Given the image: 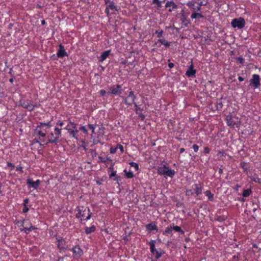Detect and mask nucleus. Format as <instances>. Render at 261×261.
Here are the masks:
<instances>
[{
    "label": "nucleus",
    "mask_w": 261,
    "mask_h": 261,
    "mask_svg": "<svg viewBox=\"0 0 261 261\" xmlns=\"http://www.w3.org/2000/svg\"><path fill=\"white\" fill-rule=\"evenodd\" d=\"M203 17V15L200 12H193L191 15V18L192 19H197V18H202Z\"/></svg>",
    "instance_id": "26"
},
{
    "label": "nucleus",
    "mask_w": 261,
    "mask_h": 261,
    "mask_svg": "<svg viewBox=\"0 0 261 261\" xmlns=\"http://www.w3.org/2000/svg\"><path fill=\"white\" fill-rule=\"evenodd\" d=\"M192 187L194 190V194H195L197 196H199L201 194L203 188L202 186V184L200 182L194 184L192 185Z\"/></svg>",
    "instance_id": "12"
},
{
    "label": "nucleus",
    "mask_w": 261,
    "mask_h": 261,
    "mask_svg": "<svg viewBox=\"0 0 261 261\" xmlns=\"http://www.w3.org/2000/svg\"><path fill=\"white\" fill-rule=\"evenodd\" d=\"M16 170L21 173L23 172L22 167L21 165H18L17 166H16Z\"/></svg>",
    "instance_id": "44"
},
{
    "label": "nucleus",
    "mask_w": 261,
    "mask_h": 261,
    "mask_svg": "<svg viewBox=\"0 0 261 261\" xmlns=\"http://www.w3.org/2000/svg\"><path fill=\"white\" fill-rule=\"evenodd\" d=\"M124 172L125 174V176L127 178H132L134 177V174L133 172L131 171H127L126 169L124 170Z\"/></svg>",
    "instance_id": "30"
},
{
    "label": "nucleus",
    "mask_w": 261,
    "mask_h": 261,
    "mask_svg": "<svg viewBox=\"0 0 261 261\" xmlns=\"http://www.w3.org/2000/svg\"><path fill=\"white\" fill-rule=\"evenodd\" d=\"M123 101L124 103L127 106H130L132 104H134V107H135V111L136 113L138 114H139V112L142 111L137 104L136 102H135V100L136 98V96L134 94V92L130 89L129 91L128 95L126 97L123 96L122 97Z\"/></svg>",
    "instance_id": "1"
},
{
    "label": "nucleus",
    "mask_w": 261,
    "mask_h": 261,
    "mask_svg": "<svg viewBox=\"0 0 261 261\" xmlns=\"http://www.w3.org/2000/svg\"><path fill=\"white\" fill-rule=\"evenodd\" d=\"M80 129L83 131L85 134H88V130L85 126H82L80 127Z\"/></svg>",
    "instance_id": "43"
},
{
    "label": "nucleus",
    "mask_w": 261,
    "mask_h": 261,
    "mask_svg": "<svg viewBox=\"0 0 261 261\" xmlns=\"http://www.w3.org/2000/svg\"><path fill=\"white\" fill-rule=\"evenodd\" d=\"M75 257H80L83 254V250L79 245H76L70 249Z\"/></svg>",
    "instance_id": "11"
},
{
    "label": "nucleus",
    "mask_w": 261,
    "mask_h": 261,
    "mask_svg": "<svg viewBox=\"0 0 261 261\" xmlns=\"http://www.w3.org/2000/svg\"><path fill=\"white\" fill-rule=\"evenodd\" d=\"M172 225H170V226H168L167 227L165 230L163 231V234H166V235H167V234H172Z\"/></svg>",
    "instance_id": "29"
},
{
    "label": "nucleus",
    "mask_w": 261,
    "mask_h": 261,
    "mask_svg": "<svg viewBox=\"0 0 261 261\" xmlns=\"http://www.w3.org/2000/svg\"><path fill=\"white\" fill-rule=\"evenodd\" d=\"M155 241L152 240H151L149 243V244L150 245V252L153 254L155 252V251L157 250L155 249Z\"/></svg>",
    "instance_id": "24"
},
{
    "label": "nucleus",
    "mask_w": 261,
    "mask_h": 261,
    "mask_svg": "<svg viewBox=\"0 0 261 261\" xmlns=\"http://www.w3.org/2000/svg\"><path fill=\"white\" fill-rule=\"evenodd\" d=\"M95 226L94 225H92L90 227H85V233L87 234H90L91 232H94L95 230Z\"/></svg>",
    "instance_id": "28"
},
{
    "label": "nucleus",
    "mask_w": 261,
    "mask_h": 261,
    "mask_svg": "<svg viewBox=\"0 0 261 261\" xmlns=\"http://www.w3.org/2000/svg\"><path fill=\"white\" fill-rule=\"evenodd\" d=\"M89 128L92 130V134H93L95 133V126L93 124H89L88 125Z\"/></svg>",
    "instance_id": "38"
},
{
    "label": "nucleus",
    "mask_w": 261,
    "mask_h": 261,
    "mask_svg": "<svg viewBox=\"0 0 261 261\" xmlns=\"http://www.w3.org/2000/svg\"><path fill=\"white\" fill-rule=\"evenodd\" d=\"M204 194L207 197L208 199L211 201H214V194L212 193L210 190H207L204 192Z\"/></svg>",
    "instance_id": "27"
},
{
    "label": "nucleus",
    "mask_w": 261,
    "mask_h": 261,
    "mask_svg": "<svg viewBox=\"0 0 261 261\" xmlns=\"http://www.w3.org/2000/svg\"><path fill=\"white\" fill-rule=\"evenodd\" d=\"M158 41L161 42L162 44L165 45L166 47H169L170 46V43L165 39H159Z\"/></svg>",
    "instance_id": "34"
},
{
    "label": "nucleus",
    "mask_w": 261,
    "mask_h": 261,
    "mask_svg": "<svg viewBox=\"0 0 261 261\" xmlns=\"http://www.w3.org/2000/svg\"><path fill=\"white\" fill-rule=\"evenodd\" d=\"M163 34V31L162 30H158L155 31V34H156L157 37L159 38H161L162 37Z\"/></svg>",
    "instance_id": "36"
},
{
    "label": "nucleus",
    "mask_w": 261,
    "mask_h": 261,
    "mask_svg": "<svg viewBox=\"0 0 261 261\" xmlns=\"http://www.w3.org/2000/svg\"><path fill=\"white\" fill-rule=\"evenodd\" d=\"M251 192H252V191L250 189H246L243 191L242 195L244 197H248L250 195Z\"/></svg>",
    "instance_id": "32"
},
{
    "label": "nucleus",
    "mask_w": 261,
    "mask_h": 261,
    "mask_svg": "<svg viewBox=\"0 0 261 261\" xmlns=\"http://www.w3.org/2000/svg\"><path fill=\"white\" fill-rule=\"evenodd\" d=\"M210 152V149L208 147H204L203 149V152L205 154H208Z\"/></svg>",
    "instance_id": "46"
},
{
    "label": "nucleus",
    "mask_w": 261,
    "mask_h": 261,
    "mask_svg": "<svg viewBox=\"0 0 261 261\" xmlns=\"http://www.w3.org/2000/svg\"><path fill=\"white\" fill-rule=\"evenodd\" d=\"M186 5L189 8H191L194 11H201V8H200V7L198 6H196L193 2H188Z\"/></svg>",
    "instance_id": "20"
},
{
    "label": "nucleus",
    "mask_w": 261,
    "mask_h": 261,
    "mask_svg": "<svg viewBox=\"0 0 261 261\" xmlns=\"http://www.w3.org/2000/svg\"><path fill=\"white\" fill-rule=\"evenodd\" d=\"M58 240V247L60 250V251H64L66 250V248L64 247L65 241L62 238L57 239Z\"/></svg>",
    "instance_id": "19"
},
{
    "label": "nucleus",
    "mask_w": 261,
    "mask_h": 261,
    "mask_svg": "<svg viewBox=\"0 0 261 261\" xmlns=\"http://www.w3.org/2000/svg\"><path fill=\"white\" fill-rule=\"evenodd\" d=\"M98 159H99V161H98V163H105L106 162V160L103 158L102 157L100 156H98Z\"/></svg>",
    "instance_id": "48"
},
{
    "label": "nucleus",
    "mask_w": 261,
    "mask_h": 261,
    "mask_svg": "<svg viewBox=\"0 0 261 261\" xmlns=\"http://www.w3.org/2000/svg\"><path fill=\"white\" fill-rule=\"evenodd\" d=\"M12 76L13 77L9 80L10 82L11 83H12L14 82V79L15 78L13 75H12Z\"/></svg>",
    "instance_id": "63"
},
{
    "label": "nucleus",
    "mask_w": 261,
    "mask_h": 261,
    "mask_svg": "<svg viewBox=\"0 0 261 261\" xmlns=\"http://www.w3.org/2000/svg\"><path fill=\"white\" fill-rule=\"evenodd\" d=\"M237 60L241 64H243L244 62V59L242 57H239L237 58Z\"/></svg>",
    "instance_id": "45"
},
{
    "label": "nucleus",
    "mask_w": 261,
    "mask_h": 261,
    "mask_svg": "<svg viewBox=\"0 0 261 261\" xmlns=\"http://www.w3.org/2000/svg\"><path fill=\"white\" fill-rule=\"evenodd\" d=\"M165 7L169 8L168 11L171 12L173 10L177 9L178 6L173 1H167L165 4Z\"/></svg>",
    "instance_id": "17"
},
{
    "label": "nucleus",
    "mask_w": 261,
    "mask_h": 261,
    "mask_svg": "<svg viewBox=\"0 0 261 261\" xmlns=\"http://www.w3.org/2000/svg\"><path fill=\"white\" fill-rule=\"evenodd\" d=\"M116 174V171H114L110 174V177L112 178L113 176H115Z\"/></svg>",
    "instance_id": "55"
},
{
    "label": "nucleus",
    "mask_w": 261,
    "mask_h": 261,
    "mask_svg": "<svg viewBox=\"0 0 261 261\" xmlns=\"http://www.w3.org/2000/svg\"><path fill=\"white\" fill-rule=\"evenodd\" d=\"M194 194V191H193L192 190L189 189L186 190V195L187 196H190L192 195H193Z\"/></svg>",
    "instance_id": "41"
},
{
    "label": "nucleus",
    "mask_w": 261,
    "mask_h": 261,
    "mask_svg": "<svg viewBox=\"0 0 261 261\" xmlns=\"http://www.w3.org/2000/svg\"><path fill=\"white\" fill-rule=\"evenodd\" d=\"M226 121L227 125L231 127H234L237 124V121L234 120V118L231 115L226 116Z\"/></svg>",
    "instance_id": "16"
},
{
    "label": "nucleus",
    "mask_w": 261,
    "mask_h": 261,
    "mask_svg": "<svg viewBox=\"0 0 261 261\" xmlns=\"http://www.w3.org/2000/svg\"><path fill=\"white\" fill-rule=\"evenodd\" d=\"M181 20L183 23H185L186 21H187V18H186V16L184 14L182 15V17H181Z\"/></svg>",
    "instance_id": "52"
},
{
    "label": "nucleus",
    "mask_w": 261,
    "mask_h": 261,
    "mask_svg": "<svg viewBox=\"0 0 261 261\" xmlns=\"http://www.w3.org/2000/svg\"><path fill=\"white\" fill-rule=\"evenodd\" d=\"M196 70L194 69V66L192 62L191 65L189 66L188 70L186 72V75L188 77H195L196 76Z\"/></svg>",
    "instance_id": "15"
},
{
    "label": "nucleus",
    "mask_w": 261,
    "mask_h": 261,
    "mask_svg": "<svg viewBox=\"0 0 261 261\" xmlns=\"http://www.w3.org/2000/svg\"><path fill=\"white\" fill-rule=\"evenodd\" d=\"M29 208L27 205H23V208L22 209V212L24 213H26L28 212Z\"/></svg>",
    "instance_id": "50"
},
{
    "label": "nucleus",
    "mask_w": 261,
    "mask_h": 261,
    "mask_svg": "<svg viewBox=\"0 0 261 261\" xmlns=\"http://www.w3.org/2000/svg\"><path fill=\"white\" fill-rule=\"evenodd\" d=\"M250 86L253 87L254 89L258 88L260 85V76L258 74H254L250 80Z\"/></svg>",
    "instance_id": "7"
},
{
    "label": "nucleus",
    "mask_w": 261,
    "mask_h": 261,
    "mask_svg": "<svg viewBox=\"0 0 261 261\" xmlns=\"http://www.w3.org/2000/svg\"><path fill=\"white\" fill-rule=\"evenodd\" d=\"M192 147L195 152L198 151L199 146L197 144H194Z\"/></svg>",
    "instance_id": "49"
},
{
    "label": "nucleus",
    "mask_w": 261,
    "mask_h": 261,
    "mask_svg": "<svg viewBox=\"0 0 261 261\" xmlns=\"http://www.w3.org/2000/svg\"><path fill=\"white\" fill-rule=\"evenodd\" d=\"M99 93L101 95L103 96L106 93V91L105 90L102 89L100 90Z\"/></svg>",
    "instance_id": "53"
},
{
    "label": "nucleus",
    "mask_w": 261,
    "mask_h": 261,
    "mask_svg": "<svg viewBox=\"0 0 261 261\" xmlns=\"http://www.w3.org/2000/svg\"><path fill=\"white\" fill-rule=\"evenodd\" d=\"M152 3L154 4H156L158 9L161 6V2L159 1V0H153Z\"/></svg>",
    "instance_id": "40"
},
{
    "label": "nucleus",
    "mask_w": 261,
    "mask_h": 261,
    "mask_svg": "<svg viewBox=\"0 0 261 261\" xmlns=\"http://www.w3.org/2000/svg\"><path fill=\"white\" fill-rule=\"evenodd\" d=\"M171 225H172V230H174L177 232H180L182 234L184 233V231L181 229L180 226H174V224H171Z\"/></svg>",
    "instance_id": "31"
},
{
    "label": "nucleus",
    "mask_w": 261,
    "mask_h": 261,
    "mask_svg": "<svg viewBox=\"0 0 261 261\" xmlns=\"http://www.w3.org/2000/svg\"><path fill=\"white\" fill-rule=\"evenodd\" d=\"M61 136V129L56 127L55 128L54 133L51 132L48 136V140H42V142L44 143L45 144H47L49 143H54L55 144H57L60 142V138Z\"/></svg>",
    "instance_id": "2"
},
{
    "label": "nucleus",
    "mask_w": 261,
    "mask_h": 261,
    "mask_svg": "<svg viewBox=\"0 0 261 261\" xmlns=\"http://www.w3.org/2000/svg\"><path fill=\"white\" fill-rule=\"evenodd\" d=\"M91 214L89 208L80 206L77 207V213L76 217L77 218H83L84 220L87 221L91 218Z\"/></svg>",
    "instance_id": "3"
},
{
    "label": "nucleus",
    "mask_w": 261,
    "mask_h": 261,
    "mask_svg": "<svg viewBox=\"0 0 261 261\" xmlns=\"http://www.w3.org/2000/svg\"><path fill=\"white\" fill-rule=\"evenodd\" d=\"M116 148H117V149H119L121 153L124 152V148L122 145L120 144H117Z\"/></svg>",
    "instance_id": "42"
},
{
    "label": "nucleus",
    "mask_w": 261,
    "mask_h": 261,
    "mask_svg": "<svg viewBox=\"0 0 261 261\" xmlns=\"http://www.w3.org/2000/svg\"><path fill=\"white\" fill-rule=\"evenodd\" d=\"M105 1V3L106 4V6H107L108 5L110 4V3L111 2H112V1H111L110 0H104Z\"/></svg>",
    "instance_id": "59"
},
{
    "label": "nucleus",
    "mask_w": 261,
    "mask_h": 261,
    "mask_svg": "<svg viewBox=\"0 0 261 261\" xmlns=\"http://www.w3.org/2000/svg\"><path fill=\"white\" fill-rule=\"evenodd\" d=\"M89 152L92 158H94L97 156V152L95 149H89Z\"/></svg>",
    "instance_id": "33"
},
{
    "label": "nucleus",
    "mask_w": 261,
    "mask_h": 261,
    "mask_svg": "<svg viewBox=\"0 0 261 261\" xmlns=\"http://www.w3.org/2000/svg\"><path fill=\"white\" fill-rule=\"evenodd\" d=\"M218 153L222 156H225L226 155L225 151L223 150H218Z\"/></svg>",
    "instance_id": "51"
},
{
    "label": "nucleus",
    "mask_w": 261,
    "mask_h": 261,
    "mask_svg": "<svg viewBox=\"0 0 261 261\" xmlns=\"http://www.w3.org/2000/svg\"><path fill=\"white\" fill-rule=\"evenodd\" d=\"M111 50H108L103 52L100 56V62H102L104 61L110 55Z\"/></svg>",
    "instance_id": "21"
},
{
    "label": "nucleus",
    "mask_w": 261,
    "mask_h": 261,
    "mask_svg": "<svg viewBox=\"0 0 261 261\" xmlns=\"http://www.w3.org/2000/svg\"><path fill=\"white\" fill-rule=\"evenodd\" d=\"M121 86L119 84L113 85L110 88V91L108 92V94H113L114 95H120L122 93V90L121 89Z\"/></svg>",
    "instance_id": "9"
},
{
    "label": "nucleus",
    "mask_w": 261,
    "mask_h": 261,
    "mask_svg": "<svg viewBox=\"0 0 261 261\" xmlns=\"http://www.w3.org/2000/svg\"><path fill=\"white\" fill-rule=\"evenodd\" d=\"M40 182V180L39 179H37L36 181H34L31 178H28L27 180V184L28 185L29 187L33 188L34 189H37L39 186Z\"/></svg>",
    "instance_id": "14"
},
{
    "label": "nucleus",
    "mask_w": 261,
    "mask_h": 261,
    "mask_svg": "<svg viewBox=\"0 0 261 261\" xmlns=\"http://www.w3.org/2000/svg\"><path fill=\"white\" fill-rule=\"evenodd\" d=\"M238 80H239V81L240 82H242V81H243L244 80V79L243 77H242V76H239L238 77Z\"/></svg>",
    "instance_id": "61"
},
{
    "label": "nucleus",
    "mask_w": 261,
    "mask_h": 261,
    "mask_svg": "<svg viewBox=\"0 0 261 261\" xmlns=\"http://www.w3.org/2000/svg\"><path fill=\"white\" fill-rule=\"evenodd\" d=\"M7 167L10 168L11 170H13L14 168H15L14 165L12 163H10L9 162H7Z\"/></svg>",
    "instance_id": "37"
},
{
    "label": "nucleus",
    "mask_w": 261,
    "mask_h": 261,
    "mask_svg": "<svg viewBox=\"0 0 261 261\" xmlns=\"http://www.w3.org/2000/svg\"><path fill=\"white\" fill-rule=\"evenodd\" d=\"M20 106L24 109H27L29 111H32L35 108V106L31 103V101L29 100L20 101Z\"/></svg>",
    "instance_id": "8"
},
{
    "label": "nucleus",
    "mask_w": 261,
    "mask_h": 261,
    "mask_svg": "<svg viewBox=\"0 0 261 261\" xmlns=\"http://www.w3.org/2000/svg\"><path fill=\"white\" fill-rule=\"evenodd\" d=\"M158 173L159 174L163 175L164 177H173L175 171L174 170L170 169L166 165L158 167Z\"/></svg>",
    "instance_id": "4"
},
{
    "label": "nucleus",
    "mask_w": 261,
    "mask_h": 261,
    "mask_svg": "<svg viewBox=\"0 0 261 261\" xmlns=\"http://www.w3.org/2000/svg\"><path fill=\"white\" fill-rule=\"evenodd\" d=\"M72 128L71 127V123H70V124H68L66 127L65 128V129L68 130V129H71Z\"/></svg>",
    "instance_id": "56"
},
{
    "label": "nucleus",
    "mask_w": 261,
    "mask_h": 261,
    "mask_svg": "<svg viewBox=\"0 0 261 261\" xmlns=\"http://www.w3.org/2000/svg\"><path fill=\"white\" fill-rule=\"evenodd\" d=\"M165 251L162 250V249L160 248L159 249L155 251V252L154 253L155 258L158 259L160 258L162 255H163L165 253Z\"/></svg>",
    "instance_id": "23"
},
{
    "label": "nucleus",
    "mask_w": 261,
    "mask_h": 261,
    "mask_svg": "<svg viewBox=\"0 0 261 261\" xmlns=\"http://www.w3.org/2000/svg\"><path fill=\"white\" fill-rule=\"evenodd\" d=\"M59 49L57 53V55L59 58H64L65 56H67V53L64 49V46L61 44L59 45Z\"/></svg>",
    "instance_id": "18"
},
{
    "label": "nucleus",
    "mask_w": 261,
    "mask_h": 261,
    "mask_svg": "<svg viewBox=\"0 0 261 261\" xmlns=\"http://www.w3.org/2000/svg\"><path fill=\"white\" fill-rule=\"evenodd\" d=\"M117 11L116 6L115 5L114 3L111 2L110 4L106 6L105 9V13H107V15L109 16L110 13H114Z\"/></svg>",
    "instance_id": "10"
},
{
    "label": "nucleus",
    "mask_w": 261,
    "mask_h": 261,
    "mask_svg": "<svg viewBox=\"0 0 261 261\" xmlns=\"http://www.w3.org/2000/svg\"><path fill=\"white\" fill-rule=\"evenodd\" d=\"M117 148L116 147H111L110 149V152L111 153H116V152L117 151Z\"/></svg>",
    "instance_id": "47"
},
{
    "label": "nucleus",
    "mask_w": 261,
    "mask_h": 261,
    "mask_svg": "<svg viewBox=\"0 0 261 261\" xmlns=\"http://www.w3.org/2000/svg\"><path fill=\"white\" fill-rule=\"evenodd\" d=\"M92 142L94 144H97V143H99V140H97V139H93V140H92Z\"/></svg>",
    "instance_id": "57"
},
{
    "label": "nucleus",
    "mask_w": 261,
    "mask_h": 261,
    "mask_svg": "<svg viewBox=\"0 0 261 261\" xmlns=\"http://www.w3.org/2000/svg\"><path fill=\"white\" fill-rule=\"evenodd\" d=\"M139 116L142 118V119H144L145 117L142 114H139Z\"/></svg>",
    "instance_id": "64"
},
{
    "label": "nucleus",
    "mask_w": 261,
    "mask_h": 261,
    "mask_svg": "<svg viewBox=\"0 0 261 261\" xmlns=\"http://www.w3.org/2000/svg\"><path fill=\"white\" fill-rule=\"evenodd\" d=\"M129 165L132 167H134L135 168L136 171H137L139 170V165L137 163L135 162H130Z\"/></svg>",
    "instance_id": "35"
},
{
    "label": "nucleus",
    "mask_w": 261,
    "mask_h": 261,
    "mask_svg": "<svg viewBox=\"0 0 261 261\" xmlns=\"http://www.w3.org/2000/svg\"><path fill=\"white\" fill-rule=\"evenodd\" d=\"M36 227L34 226H33L32 224H30L29 227H23L22 229H21V231H23L25 233H29L32 230L36 229Z\"/></svg>",
    "instance_id": "22"
},
{
    "label": "nucleus",
    "mask_w": 261,
    "mask_h": 261,
    "mask_svg": "<svg viewBox=\"0 0 261 261\" xmlns=\"http://www.w3.org/2000/svg\"><path fill=\"white\" fill-rule=\"evenodd\" d=\"M251 180L255 181V182L260 183V179L258 178H252Z\"/></svg>",
    "instance_id": "54"
},
{
    "label": "nucleus",
    "mask_w": 261,
    "mask_h": 261,
    "mask_svg": "<svg viewBox=\"0 0 261 261\" xmlns=\"http://www.w3.org/2000/svg\"><path fill=\"white\" fill-rule=\"evenodd\" d=\"M70 123L72 128L71 129H68V132L69 133L70 135L72 136L73 138L77 140L79 138L76 135L77 132V130L76 127V124L72 122H70Z\"/></svg>",
    "instance_id": "13"
},
{
    "label": "nucleus",
    "mask_w": 261,
    "mask_h": 261,
    "mask_svg": "<svg viewBox=\"0 0 261 261\" xmlns=\"http://www.w3.org/2000/svg\"><path fill=\"white\" fill-rule=\"evenodd\" d=\"M29 202V199H25L24 200H23V205H27V204Z\"/></svg>",
    "instance_id": "60"
},
{
    "label": "nucleus",
    "mask_w": 261,
    "mask_h": 261,
    "mask_svg": "<svg viewBox=\"0 0 261 261\" xmlns=\"http://www.w3.org/2000/svg\"><path fill=\"white\" fill-rule=\"evenodd\" d=\"M35 133L37 134L39 137V140L36 141V142L39 143L40 145H42L40 142H42V140H44V138L46 136V129L44 127H43L41 125L39 124L37 125L35 130Z\"/></svg>",
    "instance_id": "5"
},
{
    "label": "nucleus",
    "mask_w": 261,
    "mask_h": 261,
    "mask_svg": "<svg viewBox=\"0 0 261 261\" xmlns=\"http://www.w3.org/2000/svg\"><path fill=\"white\" fill-rule=\"evenodd\" d=\"M185 151V149L184 148H181L179 149V152L180 153H183Z\"/></svg>",
    "instance_id": "62"
},
{
    "label": "nucleus",
    "mask_w": 261,
    "mask_h": 261,
    "mask_svg": "<svg viewBox=\"0 0 261 261\" xmlns=\"http://www.w3.org/2000/svg\"><path fill=\"white\" fill-rule=\"evenodd\" d=\"M231 25L233 28L241 29L245 27V21L243 17L234 18L232 20Z\"/></svg>",
    "instance_id": "6"
},
{
    "label": "nucleus",
    "mask_w": 261,
    "mask_h": 261,
    "mask_svg": "<svg viewBox=\"0 0 261 261\" xmlns=\"http://www.w3.org/2000/svg\"><path fill=\"white\" fill-rule=\"evenodd\" d=\"M146 228L149 231L157 230V226L154 223H151L146 225Z\"/></svg>",
    "instance_id": "25"
},
{
    "label": "nucleus",
    "mask_w": 261,
    "mask_h": 261,
    "mask_svg": "<svg viewBox=\"0 0 261 261\" xmlns=\"http://www.w3.org/2000/svg\"><path fill=\"white\" fill-rule=\"evenodd\" d=\"M40 124L41 125V126H42L43 127H45V126L49 127L51 126V122L50 121L47 123H40Z\"/></svg>",
    "instance_id": "39"
},
{
    "label": "nucleus",
    "mask_w": 261,
    "mask_h": 261,
    "mask_svg": "<svg viewBox=\"0 0 261 261\" xmlns=\"http://www.w3.org/2000/svg\"><path fill=\"white\" fill-rule=\"evenodd\" d=\"M174 65L173 63H169L168 64V67L170 68H172L174 67Z\"/></svg>",
    "instance_id": "58"
}]
</instances>
